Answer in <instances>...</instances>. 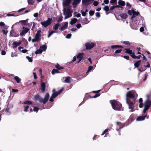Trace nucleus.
Instances as JSON below:
<instances>
[{
  "instance_id": "obj_18",
  "label": "nucleus",
  "mask_w": 151,
  "mask_h": 151,
  "mask_svg": "<svg viewBox=\"0 0 151 151\" xmlns=\"http://www.w3.org/2000/svg\"><path fill=\"white\" fill-rule=\"evenodd\" d=\"M84 54L83 53H79L77 56V58L79 59H82Z\"/></svg>"
},
{
  "instance_id": "obj_60",
  "label": "nucleus",
  "mask_w": 151,
  "mask_h": 151,
  "mask_svg": "<svg viewBox=\"0 0 151 151\" xmlns=\"http://www.w3.org/2000/svg\"><path fill=\"white\" fill-rule=\"evenodd\" d=\"M139 30L141 32H143L144 31V29L143 27H141L140 28Z\"/></svg>"
},
{
  "instance_id": "obj_20",
  "label": "nucleus",
  "mask_w": 151,
  "mask_h": 151,
  "mask_svg": "<svg viewBox=\"0 0 151 151\" xmlns=\"http://www.w3.org/2000/svg\"><path fill=\"white\" fill-rule=\"evenodd\" d=\"M146 116H139L138 117L137 119L136 120L137 121H142L145 119V117Z\"/></svg>"
},
{
  "instance_id": "obj_42",
  "label": "nucleus",
  "mask_w": 151,
  "mask_h": 151,
  "mask_svg": "<svg viewBox=\"0 0 151 151\" xmlns=\"http://www.w3.org/2000/svg\"><path fill=\"white\" fill-rule=\"evenodd\" d=\"M39 109L38 108L35 107L34 108L33 111H36V112H37Z\"/></svg>"
},
{
  "instance_id": "obj_27",
  "label": "nucleus",
  "mask_w": 151,
  "mask_h": 151,
  "mask_svg": "<svg viewBox=\"0 0 151 151\" xmlns=\"http://www.w3.org/2000/svg\"><path fill=\"white\" fill-rule=\"evenodd\" d=\"M121 17L123 19H125L127 17V15L125 13H122L120 14Z\"/></svg>"
},
{
  "instance_id": "obj_23",
  "label": "nucleus",
  "mask_w": 151,
  "mask_h": 151,
  "mask_svg": "<svg viewBox=\"0 0 151 151\" xmlns=\"http://www.w3.org/2000/svg\"><path fill=\"white\" fill-rule=\"evenodd\" d=\"M23 47H18V49L23 53H25L28 51V50L26 49H24L21 50V49H23Z\"/></svg>"
},
{
  "instance_id": "obj_24",
  "label": "nucleus",
  "mask_w": 151,
  "mask_h": 151,
  "mask_svg": "<svg viewBox=\"0 0 151 151\" xmlns=\"http://www.w3.org/2000/svg\"><path fill=\"white\" fill-rule=\"evenodd\" d=\"M142 98H140L139 100V102L140 103V104L139 105V106L140 108L143 107V104L142 103Z\"/></svg>"
},
{
  "instance_id": "obj_53",
  "label": "nucleus",
  "mask_w": 151,
  "mask_h": 151,
  "mask_svg": "<svg viewBox=\"0 0 151 151\" xmlns=\"http://www.w3.org/2000/svg\"><path fill=\"white\" fill-rule=\"evenodd\" d=\"M76 27L78 28H80L81 27V25L80 24H78L76 26Z\"/></svg>"
},
{
  "instance_id": "obj_48",
  "label": "nucleus",
  "mask_w": 151,
  "mask_h": 151,
  "mask_svg": "<svg viewBox=\"0 0 151 151\" xmlns=\"http://www.w3.org/2000/svg\"><path fill=\"white\" fill-rule=\"evenodd\" d=\"M122 51V50H116L115 52V54H117L118 53H119L121 51Z\"/></svg>"
},
{
  "instance_id": "obj_17",
  "label": "nucleus",
  "mask_w": 151,
  "mask_h": 151,
  "mask_svg": "<svg viewBox=\"0 0 151 151\" xmlns=\"http://www.w3.org/2000/svg\"><path fill=\"white\" fill-rule=\"evenodd\" d=\"M41 90L42 92H44L45 91V83L41 82Z\"/></svg>"
},
{
  "instance_id": "obj_22",
  "label": "nucleus",
  "mask_w": 151,
  "mask_h": 151,
  "mask_svg": "<svg viewBox=\"0 0 151 151\" xmlns=\"http://www.w3.org/2000/svg\"><path fill=\"white\" fill-rule=\"evenodd\" d=\"M119 5L121 6H124L125 5V3L124 1H122V0H119L118 2Z\"/></svg>"
},
{
  "instance_id": "obj_43",
  "label": "nucleus",
  "mask_w": 151,
  "mask_h": 151,
  "mask_svg": "<svg viewBox=\"0 0 151 151\" xmlns=\"http://www.w3.org/2000/svg\"><path fill=\"white\" fill-rule=\"evenodd\" d=\"M40 97L39 95H36L35 96V99L39 100Z\"/></svg>"
},
{
  "instance_id": "obj_9",
  "label": "nucleus",
  "mask_w": 151,
  "mask_h": 151,
  "mask_svg": "<svg viewBox=\"0 0 151 151\" xmlns=\"http://www.w3.org/2000/svg\"><path fill=\"white\" fill-rule=\"evenodd\" d=\"M85 45L86 49L89 50L93 48L95 45V44L93 42H89L86 43Z\"/></svg>"
},
{
  "instance_id": "obj_41",
  "label": "nucleus",
  "mask_w": 151,
  "mask_h": 151,
  "mask_svg": "<svg viewBox=\"0 0 151 151\" xmlns=\"http://www.w3.org/2000/svg\"><path fill=\"white\" fill-rule=\"evenodd\" d=\"M123 43L126 45H130V42L128 41H124Z\"/></svg>"
},
{
  "instance_id": "obj_10",
  "label": "nucleus",
  "mask_w": 151,
  "mask_h": 151,
  "mask_svg": "<svg viewBox=\"0 0 151 151\" xmlns=\"http://www.w3.org/2000/svg\"><path fill=\"white\" fill-rule=\"evenodd\" d=\"M29 30V29L23 27L22 32H20V35L22 36L27 33Z\"/></svg>"
},
{
  "instance_id": "obj_7",
  "label": "nucleus",
  "mask_w": 151,
  "mask_h": 151,
  "mask_svg": "<svg viewBox=\"0 0 151 151\" xmlns=\"http://www.w3.org/2000/svg\"><path fill=\"white\" fill-rule=\"evenodd\" d=\"M49 97V93H47L44 99L41 97H40L39 101L40 102H42L44 104H45L47 101Z\"/></svg>"
},
{
  "instance_id": "obj_31",
  "label": "nucleus",
  "mask_w": 151,
  "mask_h": 151,
  "mask_svg": "<svg viewBox=\"0 0 151 151\" xmlns=\"http://www.w3.org/2000/svg\"><path fill=\"white\" fill-rule=\"evenodd\" d=\"M56 68L58 70H60L63 68L62 67H61L58 64H57L55 66Z\"/></svg>"
},
{
  "instance_id": "obj_16",
  "label": "nucleus",
  "mask_w": 151,
  "mask_h": 151,
  "mask_svg": "<svg viewBox=\"0 0 151 151\" xmlns=\"http://www.w3.org/2000/svg\"><path fill=\"white\" fill-rule=\"evenodd\" d=\"M130 26L131 28L135 30H137L138 29V24L137 23V22L136 23H135L134 24H133V23L132 24H131L130 25Z\"/></svg>"
},
{
  "instance_id": "obj_52",
  "label": "nucleus",
  "mask_w": 151,
  "mask_h": 151,
  "mask_svg": "<svg viewBox=\"0 0 151 151\" xmlns=\"http://www.w3.org/2000/svg\"><path fill=\"white\" fill-rule=\"evenodd\" d=\"M38 13H36L34 14L33 16L35 17H38Z\"/></svg>"
},
{
  "instance_id": "obj_21",
  "label": "nucleus",
  "mask_w": 151,
  "mask_h": 151,
  "mask_svg": "<svg viewBox=\"0 0 151 151\" xmlns=\"http://www.w3.org/2000/svg\"><path fill=\"white\" fill-rule=\"evenodd\" d=\"M65 82L69 83L71 81L70 80L71 79V78L70 77H65Z\"/></svg>"
},
{
  "instance_id": "obj_29",
  "label": "nucleus",
  "mask_w": 151,
  "mask_h": 151,
  "mask_svg": "<svg viewBox=\"0 0 151 151\" xmlns=\"http://www.w3.org/2000/svg\"><path fill=\"white\" fill-rule=\"evenodd\" d=\"M46 45H43L40 47V49L42 52L45 51L46 49Z\"/></svg>"
},
{
  "instance_id": "obj_19",
  "label": "nucleus",
  "mask_w": 151,
  "mask_h": 151,
  "mask_svg": "<svg viewBox=\"0 0 151 151\" xmlns=\"http://www.w3.org/2000/svg\"><path fill=\"white\" fill-rule=\"evenodd\" d=\"M21 44V42H14L12 43V45H13V47L14 48L16 47L17 46L20 45Z\"/></svg>"
},
{
  "instance_id": "obj_44",
  "label": "nucleus",
  "mask_w": 151,
  "mask_h": 151,
  "mask_svg": "<svg viewBox=\"0 0 151 151\" xmlns=\"http://www.w3.org/2000/svg\"><path fill=\"white\" fill-rule=\"evenodd\" d=\"M71 36V34H68L66 36V38H69Z\"/></svg>"
},
{
  "instance_id": "obj_38",
  "label": "nucleus",
  "mask_w": 151,
  "mask_h": 151,
  "mask_svg": "<svg viewBox=\"0 0 151 151\" xmlns=\"http://www.w3.org/2000/svg\"><path fill=\"white\" fill-rule=\"evenodd\" d=\"M103 9L106 12H108L109 10V7L108 6H106L103 8Z\"/></svg>"
},
{
  "instance_id": "obj_49",
  "label": "nucleus",
  "mask_w": 151,
  "mask_h": 151,
  "mask_svg": "<svg viewBox=\"0 0 151 151\" xmlns=\"http://www.w3.org/2000/svg\"><path fill=\"white\" fill-rule=\"evenodd\" d=\"M62 16H61L60 17H59L58 19V22L61 21L62 20Z\"/></svg>"
},
{
  "instance_id": "obj_59",
  "label": "nucleus",
  "mask_w": 151,
  "mask_h": 151,
  "mask_svg": "<svg viewBox=\"0 0 151 151\" xmlns=\"http://www.w3.org/2000/svg\"><path fill=\"white\" fill-rule=\"evenodd\" d=\"M25 9V8H23L19 10L18 11V12H21L22 11L24 10Z\"/></svg>"
},
{
  "instance_id": "obj_35",
  "label": "nucleus",
  "mask_w": 151,
  "mask_h": 151,
  "mask_svg": "<svg viewBox=\"0 0 151 151\" xmlns=\"http://www.w3.org/2000/svg\"><path fill=\"white\" fill-rule=\"evenodd\" d=\"M23 104H26L30 105L32 104V103L31 101H27L24 102Z\"/></svg>"
},
{
  "instance_id": "obj_50",
  "label": "nucleus",
  "mask_w": 151,
  "mask_h": 151,
  "mask_svg": "<svg viewBox=\"0 0 151 151\" xmlns=\"http://www.w3.org/2000/svg\"><path fill=\"white\" fill-rule=\"evenodd\" d=\"M81 13L82 15L83 16H85L86 15V12H83V11H81Z\"/></svg>"
},
{
  "instance_id": "obj_63",
  "label": "nucleus",
  "mask_w": 151,
  "mask_h": 151,
  "mask_svg": "<svg viewBox=\"0 0 151 151\" xmlns=\"http://www.w3.org/2000/svg\"><path fill=\"white\" fill-rule=\"evenodd\" d=\"M104 2L106 4H108L109 3V1L108 0H104Z\"/></svg>"
},
{
  "instance_id": "obj_28",
  "label": "nucleus",
  "mask_w": 151,
  "mask_h": 151,
  "mask_svg": "<svg viewBox=\"0 0 151 151\" xmlns=\"http://www.w3.org/2000/svg\"><path fill=\"white\" fill-rule=\"evenodd\" d=\"M60 26V24L58 23L53 26V28L55 30H57L58 29V28Z\"/></svg>"
},
{
  "instance_id": "obj_45",
  "label": "nucleus",
  "mask_w": 151,
  "mask_h": 151,
  "mask_svg": "<svg viewBox=\"0 0 151 151\" xmlns=\"http://www.w3.org/2000/svg\"><path fill=\"white\" fill-rule=\"evenodd\" d=\"M93 68V67L92 66H90L88 67V70L87 72V73H88V72H89Z\"/></svg>"
},
{
  "instance_id": "obj_64",
  "label": "nucleus",
  "mask_w": 151,
  "mask_h": 151,
  "mask_svg": "<svg viewBox=\"0 0 151 151\" xmlns=\"http://www.w3.org/2000/svg\"><path fill=\"white\" fill-rule=\"evenodd\" d=\"M63 90V88H62V89L60 90L58 92V95H59L62 91Z\"/></svg>"
},
{
  "instance_id": "obj_57",
  "label": "nucleus",
  "mask_w": 151,
  "mask_h": 151,
  "mask_svg": "<svg viewBox=\"0 0 151 151\" xmlns=\"http://www.w3.org/2000/svg\"><path fill=\"white\" fill-rule=\"evenodd\" d=\"M100 96V94H99V93L96 94L93 97L94 98H96V97L99 96Z\"/></svg>"
},
{
  "instance_id": "obj_58",
  "label": "nucleus",
  "mask_w": 151,
  "mask_h": 151,
  "mask_svg": "<svg viewBox=\"0 0 151 151\" xmlns=\"http://www.w3.org/2000/svg\"><path fill=\"white\" fill-rule=\"evenodd\" d=\"M96 16L97 17H99L100 16V14L99 12H96Z\"/></svg>"
},
{
  "instance_id": "obj_36",
  "label": "nucleus",
  "mask_w": 151,
  "mask_h": 151,
  "mask_svg": "<svg viewBox=\"0 0 151 151\" xmlns=\"http://www.w3.org/2000/svg\"><path fill=\"white\" fill-rule=\"evenodd\" d=\"M58 71L57 70L54 69L52 71V74L53 75L55 73H58Z\"/></svg>"
},
{
  "instance_id": "obj_25",
  "label": "nucleus",
  "mask_w": 151,
  "mask_h": 151,
  "mask_svg": "<svg viewBox=\"0 0 151 151\" xmlns=\"http://www.w3.org/2000/svg\"><path fill=\"white\" fill-rule=\"evenodd\" d=\"M141 60L137 61L134 63V65L135 67L138 68L140 64Z\"/></svg>"
},
{
  "instance_id": "obj_6",
  "label": "nucleus",
  "mask_w": 151,
  "mask_h": 151,
  "mask_svg": "<svg viewBox=\"0 0 151 151\" xmlns=\"http://www.w3.org/2000/svg\"><path fill=\"white\" fill-rule=\"evenodd\" d=\"M52 21V19L51 18H48L47 20L41 22V24L44 27H46L51 24Z\"/></svg>"
},
{
  "instance_id": "obj_51",
  "label": "nucleus",
  "mask_w": 151,
  "mask_h": 151,
  "mask_svg": "<svg viewBox=\"0 0 151 151\" xmlns=\"http://www.w3.org/2000/svg\"><path fill=\"white\" fill-rule=\"evenodd\" d=\"M94 12L93 11H90L89 12V14L91 16L93 15L94 14Z\"/></svg>"
},
{
  "instance_id": "obj_33",
  "label": "nucleus",
  "mask_w": 151,
  "mask_h": 151,
  "mask_svg": "<svg viewBox=\"0 0 151 151\" xmlns=\"http://www.w3.org/2000/svg\"><path fill=\"white\" fill-rule=\"evenodd\" d=\"M122 47L120 45H112L111 46V48L112 49H114V48H116L118 47Z\"/></svg>"
},
{
  "instance_id": "obj_12",
  "label": "nucleus",
  "mask_w": 151,
  "mask_h": 151,
  "mask_svg": "<svg viewBox=\"0 0 151 151\" xmlns=\"http://www.w3.org/2000/svg\"><path fill=\"white\" fill-rule=\"evenodd\" d=\"M58 95V92H54L51 96L49 101L51 102H52L54 101L53 99L55 98Z\"/></svg>"
},
{
  "instance_id": "obj_34",
  "label": "nucleus",
  "mask_w": 151,
  "mask_h": 151,
  "mask_svg": "<svg viewBox=\"0 0 151 151\" xmlns=\"http://www.w3.org/2000/svg\"><path fill=\"white\" fill-rule=\"evenodd\" d=\"M42 52V50H41V49L40 48V49L37 50L35 52V53L36 54H41Z\"/></svg>"
},
{
  "instance_id": "obj_55",
  "label": "nucleus",
  "mask_w": 151,
  "mask_h": 151,
  "mask_svg": "<svg viewBox=\"0 0 151 151\" xmlns=\"http://www.w3.org/2000/svg\"><path fill=\"white\" fill-rule=\"evenodd\" d=\"M22 24H25L27 22V20H22L20 21Z\"/></svg>"
},
{
  "instance_id": "obj_15",
  "label": "nucleus",
  "mask_w": 151,
  "mask_h": 151,
  "mask_svg": "<svg viewBox=\"0 0 151 151\" xmlns=\"http://www.w3.org/2000/svg\"><path fill=\"white\" fill-rule=\"evenodd\" d=\"M71 0H65L63 2V6H67L69 5L71 2Z\"/></svg>"
},
{
  "instance_id": "obj_13",
  "label": "nucleus",
  "mask_w": 151,
  "mask_h": 151,
  "mask_svg": "<svg viewBox=\"0 0 151 151\" xmlns=\"http://www.w3.org/2000/svg\"><path fill=\"white\" fill-rule=\"evenodd\" d=\"M81 1V0H73V1L72 3L73 7L75 8L76 7L78 4L80 3Z\"/></svg>"
},
{
  "instance_id": "obj_3",
  "label": "nucleus",
  "mask_w": 151,
  "mask_h": 151,
  "mask_svg": "<svg viewBox=\"0 0 151 151\" xmlns=\"http://www.w3.org/2000/svg\"><path fill=\"white\" fill-rule=\"evenodd\" d=\"M63 11V15L65 16V19L69 18L72 16L73 11L72 10L71 7H69L67 9L64 7Z\"/></svg>"
},
{
  "instance_id": "obj_14",
  "label": "nucleus",
  "mask_w": 151,
  "mask_h": 151,
  "mask_svg": "<svg viewBox=\"0 0 151 151\" xmlns=\"http://www.w3.org/2000/svg\"><path fill=\"white\" fill-rule=\"evenodd\" d=\"M68 22H64L63 25L61 27L60 29L61 31H63L65 30L68 26Z\"/></svg>"
},
{
  "instance_id": "obj_26",
  "label": "nucleus",
  "mask_w": 151,
  "mask_h": 151,
  "mask_svg": "<svg viewBox=\"0 0 151 151\" xmlns=\"http://www.w3.org/2000/svg\"><path fill=\"white\" fill-rule=\"evenodd\" d=\"M77 21V19L76 18H74L72 19L70 22V24L71 25H73L76 23Z\"/></svg>"
},
{
  "instance_id": "obj_8",
  "label": "nucleus",
  "mask_w": 151,
  "mask_h": 151,
  "mask_svg": "<svg viewBox=\"0 0 151 151\" xmlns=\"http://www.w3.org/2000/svg\"><path fill=\"white\" fill-rule=\"evenodd\" d=\"M128 13L130 15H133L132 17V18H134L136 16H137L139 14V13L138 12L135 11L133 10H128Z\"/></svg>"
},
{
  "instance_id": "obj_62",
  "label": "nucleus",
  "mask_w": 151,
  "mask_h": 151,
  "mask_svg": "<svg viewBox=\"0 0 151 151\" xmlns=\"http://www.w3.org/2000/svg\"><path fill=\"white\" fill-rule=\"evenodd\" d=\"M33 74L34 76V78L35 79L37 78V76L36 75V73H33Z\"/></svg>"
},
{
  "instance_id": "obj_61",
  "label": "nucleus",
  "mask_w": 151,
  "mask_h": 151,
  "mask_svg": "<svg viewBox=\"0 0 151 151\" xmlns=\"http://www.w3.org/2000/svg\"><path fill=\"white\" fill-rule=\"evenodd\" d=\"M18 89H12V92H18Z\"/></svg>"
},
{
  "instance_id": "obj_1",
  "label": "nucleus",
  "mask_w": 151,
  "mask_h": 151,
  "mask_svg": "<svg viewBox=\"0 0 151 151\" xmlns=\"http://www.w3.org/2000/svg\"><path fill=\"white\" fill-rule=\"evenodd\" d=\"M136 94V93L133 90L128 91L126 94L127 103L128 104L129 109H130V112H133L135 110L132 101H134Z\"/></svg>"
},
{
  "instance_id": "obj_54",
  "label": "nucleus",
  "mask_w": 151,
  "mask_h": 151,
  "mask_svg": "<svg viewBox=\"0 0 151 151\" xmlns=\"http://www.w3.org/2000/svg\"><path fill=\"white\" fill-rule=\"evenodd\" d=\"M29 108V106H27L24 109V111L25 112H27V110L28 108Z\"/></svg>"
},
{
  "instance_id": "obj_30",
  "label": "nucleus",
  "mask_w": 151,
  "mask_h": 151,
  "mask_svg": "<svg viewBox=\"0 0 151 151\" xmlns=\"http://www.w3.org/2000/svg\"><path fill=\"white\" fill-rule=\"evenodd\" d=\"M14 79L16 81L17 83H20L21 81V79L19 78V77L17 76H16L14 77Z\"/></svg>"
},
{
  "instance_id": "obj_39",
  "label": "nucleus",
  "mask_w": 151,
  "mask_h": 151,
  "mask_svg": "<svg viewBox=\"0 0 151 151\" xmlns=\"http://www.w3.org/2000/svg\"><path fill=\"white\" fill-rule=\"evenodd\" d=\"M131 56L134 59H136V56L134 55V54L132 52L130 54Z\"/></svg>"
},
{
  "instance_id": "obj_5",
  "label": "nucleus",
  "mask_w": 151,
  "mask_h": 151,
  "mask_svg": "<svg viewBox=\"0 0 151 151\" xmlns=\"http://www.w3.org/2000/svg\"><path fill=\"white\" fill-rule=\"evenodd\" d=\"M41 32V30H38L36 33L35 38L33 39L32 40V41L33 42H36L38 41L40 39V37L41 36L40 33Z\"/></svg>"
},
{
  "instance_id": "obj_47",
  "label": "nucleus",
  "mask_w": 151,
  "mask_h": 151,
  "mask_svg": "<svg viewBox=\"0 0 151 151\" xmlns=\"http://www.w3.org/2000/svg\"><path fill=\"white\" fill-rule=\"evenodd\" d=\"M150 65L148 62H147V65H145L144 66L145 67L147 68H149L150 67Z\"/></svg>"
},
{
  "instance_id": "obj_32",
  "label": "nucleus",
  "mask_w": 151,
  "mask_h": 151,
  "mask_svg": "<svg viewBox=\"0 0 151 151\" xmlns=\"http://www.w3.org/2000/svg\"><path fill=\"white\" fill-rule=\"evenodd\" d=\"M125 50H126V52L128 53L129 55L133 52L132 50H130L129 49H126Z\"/></svg>"
},
{
  "instance_id": "obj_46",
  "label": "nucleus",
  "mask_w": 151,
  "mask_h": 151,
  "mask_svg": "<svg viewBox=\"0 0 151 151\" xmlns=\"http://www.w3.org/2000/svg\"><path fill=\"white\" fill-rule=\"evenodd\" d=\"M99 3L97 1H95L93 2V4L94 6H96L98 5Z\"/></svg>"
},
{
  "instance_id": "obj_40",
  "label": "nucleus",
  "mask_w": 151,
  "mask_h": 151,
  "mask_svg": "<svg viewBox=\"0 0 151 151\" xmlns=\"http://www.w3.org/2000/svg\"><path fill=\"white\" fill-rule=\"evenodd\" d=\"M26 58L28 60L29 62H32V59L29 56H27Z\"/></svg>"
},
{
  "instance_id": "obj_56",
  "label": "nucleus",
  "mask_w": 151,
  "mask_h": 151,
  "mask_svg": "<svg viewBox=\"0 0 151 151\" xmlns=\"http://www.w3.org/2000/svg\"><path fill=\"white\" fill-rule=\"evenodd\" d=\"M76 56H74L73 57V60H72V61H71L70 62V63H72L73 62H74L75 61V60H76Z\"/></svg>"
},
{
  "instance_id": "obj_4",
  "label": "nucleus",
  "mask_w": 151,
  "mask_h": 151,
  "mask_svg": "<svg viewBox=\"0 0 151 151\" xmlns=\"http://www.w3.org/2000/svg\"><path fill=\"white\" fill-rule=\"evenodd\" d=\"M144 105L145 107L143 110V113H145L149 108L151 106V101L149 100L148 99H147L145 102Z\"/></svg>"
},
{
  "instance_id": "obj_37",
  "label": "nucleus",
  "mask_w": 151,
  "mask_h": 151,
  "mask_svg": "<svg viewBox=\"0 0 151 151\" xmlns=\"http://www.w3.org/2000/svg\"><path fill=\"white\" fill-rule=\"evenodd\" d=\"M56 32L55 31H52L49 32V35L48 36V37H49L53 33Z\"/></svg>"
},
{
  "instance_id": "obj_11",
  "label": "nucleus",
  "mask_w": 151,
  "mask_h": 151,
  "mask_svg": "<svg viewBox=\"0 0 151 151\" xmlns=\"http://www.w3.org/2000/svg\"><path fill=\"white\" fill-rule=\"evenodd\" d=\"M94 0H82V2L83 4L88 5L91 4Z\"/></svg>"
},
{
  "instance_id": "obj_2",
  "label": "nucleus",
  "mask_w": 151,
  "mask_h": 151,
  "mask_svg": "<svg viewBox=\"0 0 151 151\" xmlns=\"http://www.w3.org/2000/svg\"><path fill=\"white\" fill-rule=\"evenodd\" d=\"M110 103L113 109L115 110H122V105L121 104L114 100H111Z\"/></svg>"
}]
</instances>
